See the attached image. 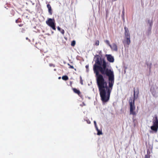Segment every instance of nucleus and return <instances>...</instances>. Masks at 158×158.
Listing matches in <instances>:
<instances>
[{
	"label": "nucleus",
	"instance_id": "obj_27",
	"mask_svg": "<svg viewBox=\"0 0 158 158\" xmlns=\"http://www.w3.org/2000/svg\"><path fill=\"white\" fill-rule=\"evenodd\" d=\"M87 123L88 124H90V122L89 120L87 121Z\"/></svg>",
	"mask_w": 158,
	"mask_h": 158
},
{
	"label": "nucleus",
	"instance_id": "obj_3",
	"mask_svg": "<svg viewBox=\"0 0 158 158\" xmlns=\"http://www.w3.org/2000/svg\"><path fill=\"white\" fill-rule=\"evenodd\" d=\"M46 24L54 30H56V23L54 19L48 18L46 21Z\"/></svg>",
	"mask_w": 158,
	"mask_h": 158
},
{
	"label": "nucleus",
	"instance_id": "obj_17",
	"mask_svg": "<svg viewBox=\"0 0 158 158\" xmlns=\"http://www.w3.org/2000/svg\"><path fill=\"white\" fill-rule=\"evenodd\" d=\"M105 42L109 46H110V45H111L110 44L109 41L108 40H106L105 41Z\"/></svg>",
	"mask_w": 158,
	"mask_h": 158
},
{
	"label": "nucleus",
	"instance_id": "obj_5",
	"mask_svg": "<svg viewBox=\"0 0 158 158\" xmlns=\"http://www.w3.org/2000/svg\"><path fill=\"white\" fill-rule=\"evenodd\" d=\"M112 50L117 51L118 50V47L117 45L115 43H113L112 45H111L110 46Z\"/></svg>",
	"mask_w": 158,
	"mask_h": 158
},
{
	"label": "nucleus",
	"instance_id": "obj_18",
	"mask_svg": "<svg viewBox=\"0 0 158 158\" xmlns=\"http://www.w3.org/2000/svg\"><path fill=\"white\" fill-rule=\"evenodd\" d=\"M68 65L69 66V68H71V69H74V70L76 71V69H74V67H73V66H72L71 65H70V64H68Z\"/></svg>",
	"mask_w": 158,
	"mask_h": 158
},
{
	"label": "nucleus",
	"instance_id": "obj_2",
	"mask_svg": "<svg viewBox=\"0 0 158 158\" xmlns=\"http://www.w3.org/2000/svg\"><path fill=\"white\" fill-rule=\"evenodd\" d=\"M135 88H134V89ZM139 94V90L138 89L136 91L134 89V94L133 95L134 99L133 100L132 97L130 98L129 101V103L130 106V114H132L133 115H135L136 114V113L134 110L135 109V99H137L138 97V95Z\"/></svg>",
	"mask_w": 158,
	"mask_h": 158
},
{
	"label": "nucleus",
	"instance_id": "obj_9",
	"mask_svg": "<svg viewBox=\"0 0 158 158\" xmlns=\"http://www.w3.org/2000/svg\"><path fill=\"white\" fill-rule=\"evenodd\" d=\"M151 129L154 131L157 132L158 130V127L152 125L151 127Z\"/></svg>",
	"mask_w": 158,
	"mask_h": 158
},
{
	"label": "nucleus",
	"instance_id": "obj_22",
	"mask_svg": "<svg viewBox=\"0 0 158 158\" xmlns=\"http://www.w3.org/2000/svg\"><path fill=\"white\" fill-rule=\"evenodd\" d=\"M49 65L50 66V67H55V66L54 64H49Z\"/></svg>",
	"mask_w": 158,
	"mask_h": 158
},
{
	"label": "nucleus",
	"instance_id": "obj_30",
	"mask_svg": "<svg viewBox=\"0 0 158 158\" xmlns=\"http://www.w3.org/2000/svg\"><path fill=\"white\" fill-rule=\"evenodd\" d=\"M124 10H123V13H124Z\"/></svg>",
	"mask_w": 158,
	"mask_h": 158
},
{
	"label": "nucleus",
	"instance_id": "obj_25",
	"mask_svg": "<svg viewBox=\"0 0 158 158\" xmlns=\"http://www.w3.org/2000/svg\"><path fill=\"white\" fill-rule=\"evenodd\" d=\"M57 29H58V30L59 31H60V30L61 29V28L60 27H57Z\"/></svg>",
	"mask_w": 158,
	"mask_h": 158
},
{
	"label": "nucleus",
	"instance_id": "obj_31",
	"mask_svg": "<svg viewBox=\"0 0 158 158\" xmlns=\"http://www.w3.org/2000/svg\"><path fill=\"white\" fill-rule=\"evenodd\" d=\"M60 78H61L60 77H59V78H58V79H60Z\"/></svg>",
	"mask_w": 158,
	"mask_h": 158
},
{
	"label": "nucleus",
	"instance_id": "obj_26",
	"mask_svg": "<svg viewBox=\"0 0 158 158\" xmlns=\"http://www.w3.org/2000/svg\"><path fill=\"white\" fill-rule=\"evenodd\" d=\"M18 25H19V27H22V26H23V24H19Z\"/></svg>",
	"mask_w": 158,
	"mask_h": 158
},
{
	"label": "nucleus",
	"instance_id": "obj_29",
	"mask_svg": "<svg viewBox=\"0 0 158 158\" xmlns=\"http://www.w3.org/2000/svg\"><path fill=\"white\" fill-rule=\"evenodd\" d=\"M152 22H151V23H150V26H151L152 25Z\"/></svg>",
	"mask_w": 158,
	"mask_h": 158
},
{
	"label": "nucleus",
	"instance_id": "obj_13",
	"mask_svg": "<svg viewBox=\"0 0 158 158\" xmlns=\"http://www.w3.org/2000/svg\"><path fill=\"white\" fill-rule=\"evenodd\" d=\"M96 129L98 131L97 134L98 135H102V132L99 130L98 129V127H97V128H96Z\"/></svg>",
	"mask_w": 158,
	"mask_h": 158
},
{
	"label": "nucleus",
	"instance_id": "obj_1",
	"mask_svg": "<svg viewBox=\"0 0 158 158\" xmlns=\"http://www.w3.org/2000/svg\"><path fill=\"white\" fill-rule=\"evenodd\" d=\"M95 62L93 70L101 99L103 102H106L110 99L114 83V73L105 58L97 55Z\"/></svg>",
	"mask_w": 158,
	"mask_h": 158
},
{
	"label": "nucleus",
	"instance_id": "obj_23",
	"mask_svg": "<svg viewBox=\"0 0 158 158\" xmlns=\"http://www.w3.org/2000/svg\"><path fill=\"white\" fill-rule=\"evenodd\" d=\"M144 158H150V156L148 155H145Z\"/></svg>",
	"mask_w": 158,
	"mask_h": 158
},
{
	"label": "nucleus",
	"instance_id": "obj_20",
	"mask_svg": "<svg viewBox=\"0 0 158 158\" xmlns=\"http://www.w3.org/2000/svg\"><path fill=\"white\" fill-rule=\"evenodd\" d=\"M80 82L81 85H83V80H82V77H81V76L80 77Z\"/></svg>",
	"mask_w": 158,
	"mask_h": 158
},
{
	"label": "nucleus",
	"instance_id": "obj_6",
	"mask_svg": "<svg viewBox=\"0 0 158 158\" xmlns=\"http://www.w3.org/2000/svg\"><path fill=\"white\" fill-rule=\"evenodd\" d=\"M155 118V119L153 121V125L158 127V119L157 117L156 116Z\"/></svg>",
	"mask_w": 158,
	"mask_h": 158
},
{
	"label": "nucleus",
	"instance_id": "obj_16",
	"mask_svg": "<svg viewBox=\"0 0 158 158\" xmlns=\"http://www.w3.org/2000/svg\"><path fill=\"white\" fill-rule=\"evenodd\" d=\"M99 41L98 40H96L95 43V45L96 46L99 45Z\"/></svg>",
	"mask_w": 158,
	"mask_h": 158
},
{
	"label": "nucleus",
	"instance_id": "obj_12",
	"mask_svg": "<svg viewBox=\"0 0 158 158\" xmlns=\"http://www.w3.org/2000/svg\"><path fill=\"white\" fill-rule=\"evenodd\" d=\"M125 35L126 38L130 37L129 32H125Z\"/></svg>",
	"mask_w": 158,
	"mask_h": 158
},
{
	"label": "nucleus",
	"instance_id": "obj_4",
	"mask_svg": "<svg viewBox=\"0 0 158 158\" xmlns=\"http://www.w3.org/2000/svg\"><path fill=\"white\" fill-rule=\"evenodd\" d=\"M106 58L107 60L110 62H113L114 61L113 57L110 55H106Z\"/></svg>",
	"mask_w": 158,
	"mask_h": 158
},
{
	"label": "nucleus",
	"instance_id": "obj_28",
	"mask_svg": "<svg viewBox=\"0 0 158 158\" xmlns=\"http://www.w3.org/2000/svg\"><path fill=\"white\" fill-rule=\"evenodd\" d=\"M85 67L87 69H88L89 68V65H86V66H85Z\"/></svg>",
	"mask_w": 158,
	"mask_h": 158
},
{
	"label": "nucleus",
	"instance_id": "obj_11",
	"mask_svg": "<svg viewBox=\"0 0 158 158\" xmlns=\"http://www.w3.org/2000/svg\"><path fill=\"white\" fill-rule=\"evenodd\" d=\"M62 79L66 81L69 79V78L67 76L65 75L62 77Z\"/></svg>",
	"mask_w": 158,
	"mask_h": 158
},
{
	"label": "nucleus",
	"instance_id": "obj_14",
	"mask_svg": "<svg viewBox=\"0 0 158 158\" xmlns=\"http://www.w3.org/2000/svg\"><path fill=\"white\" fill-rule=\"evenodd\" d=\"M21 22H22V20L20 18H19L18 19H16L15 20V22L16 23H21Z\"/></svg>",
	"mask_w": 158,
	"mask_h": 158
},
{
	"label": "nucleus",
	"instance_id": "obj_8",
	"mask_svg": "<svg viewBox=\"0 0 158 158\" xmlns=\"http://www.w3.org/2000/svg\"><path fill=\"white\" fill-rule=\"evenodd\" d=\"M72 89L74 93L77 94L79 96H81V92L79 90L75 88H73Z\"/></svg>",
	"mask_w": 158,
	"mask_h": 158
},
{
	"label": "nucleus",
	"instance_id": "obj_10",
	"mask_svg": "<svg viewBox=\"0 0 158 158\" xmlns=\"http://www.w3.org/2000/svg\"><path fill=\"white\" fill-rule=\"evenodd\" d=\"M130 37L126 38V43L128 45H129L130 44L131 41H130Z\"/></svg>",
	"mask_w": 158,
	"mask_h": 158
},
{
	"label": "nucleus",
	"instance_id": "obj_19",
	"mask_svg": "<svg viewBox=\"0 0 158 158\" xmlns=\"http://www.w3.org/2000/svg\"><path fill=\"white\" fill-rule=\"evenodd\" d=\"M125 32H129V31L128 28L126 27H124Z\"/></svg>",
	"mask_w": 158,
	"mask_h": 158
},
{
	"label": "nucleus",
	"instance_id": "obj_21",
	"mask_svg": "<svg viewBox=\"0 0 158 158\" xmlns=\"http://www.w3.org/2000/svg\"><path fill=\"white\" fill-rule=\"evenodd\" d=\"M60 31L63 35L64 34V31L63 29H61Z\"/></svg>",
	"mask_w": 158,
	"mask_h": 158
},
{
	"label": "nucleus",
	"instance_id": "obj_7",
	"mask_svg": "<svg viewBox=\"0 0 158 158\" xmlns=\"http://www.w3.org/2000/svg\"><path fill=\"white\" fill-rule=\"evenodd\" d=\"M47 7L48 9V12L49 14L51 15H52V9L50 4H48L47 5Z\"/></svg>",
	"mask_w": 158,
	"mask_h": 158
},
{
	"label": "nucleus",
	"instance_id": "obj_32",
	"mask_svg": "<svg viewBox=\"0 0 158 158\" xmlns=\"http://www.w3.org/2000/svg\"><path fill=\"white\" fill-rule=\"evenodd\" d=\"M22 29L23 30V31H25V29H24L22 28Z\"/></svg>",
	"mask_w": 158,
	"mask_h": 158
},
{
	"label": "nucleus",
	"instance_id": "obj_15",
	"mask_svg": "<svg viewBox=\"0 0 158 158\" xmlns=\"http://www.w3.org/2000/svg\"><path fill=\"white\" fill-rule=\"evenodd\" d=\"M76 44V41L75 40L73 41L71 43V45L73 47L75 46Z\"/></svg>",
	"mask_w": 158,
	"mask_h": 158
},
{
	"label": "nucleus",
	"instance_id": "obj_24",
	"mask_svg": "<svg viewBox=\"0 0 158 158\" xmlns=\"http://www.w3.org/2000/svg\"><path fill=\"white\" fill-rule=\"evenodd\" d=\"M94 125H95V126L96 127V128H97V125H96V122L95 121H94Z\"/></svg>",
	"mask_w": 158,
	"mask_h": 158
},
{
	"label": "nucleus",
	"instance_id": "obj_33",
	"mask_svg": "<svg viewBox=\"0 0 158 158\" xmlns=\"http://www.w3.org/2000/svg\"><path fill=\"white\" fill-rule=\"evenodd\" d=\"M26 39L27 40V39H28V38L27 37V38H26Z\"/></svg>",
	"mask_w": 158,
	"mask_h": 158
}]
</instances>
